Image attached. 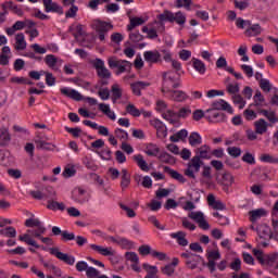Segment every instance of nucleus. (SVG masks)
Wrapping results in <instances>:
<instances>
[{
	"label": "nucleus",
	"instance_id": "nucleus-44",
	"mask_svg": "<svg viewBox=\"0 0 278 278\" xmlns=\"http://www.w3.org/2000/svg\"><path fill=\"white\" fill-rule=\"evenodd\" d=\"M261 114H263V116H265V118H267V121L271 123V125L278 123V116L277 113H275V111L263 110L261 111Z\"/></svg>",
	"mask_w": 278,
	"mask_h": 278
},
{
	"label": "nucleus",
	"instance_id": "nucleus-40",
	"mask_svg": "<svg viewBox=\"0 0 278 278\" xmlns=\"http://www.w3.org/2000/svg\"><path fill=\"white\" fill-rule=\"evenodd\" d=\"M10 130L7 127H0V144L1 147H5V144H10Z\"/></svg>",
	"mask_w": 278,
	"mask_h": 278
},
{
	"label": "nucleus",
	"instance_id": "nucleus-58",
	"mask_svg": "<svg viewBox=\"0 0 278 278\" xmlns=\"http://www.w3.org/2000/svg\"><path fill=\"white\" fill-rule=\"evenodd\" d=\"M249 51V47L247 45H241L238 49V55L241 56V62H249V55L247 52Z\"/></svg>",
	"mask_w": 278,
	"mask_h": 278
},
{
	"label": "nucleus",
	"instance_id": "nucleus-1",
	"mask_svg": "<svg viewBox=\"0 0 278 278\" xmlns=\"http://www.w3.org/2000/svg\"><path fill=\"white\" fill-rule=\"evenodd\" d=\"M192 114V109L189 105L182 106L178 110V112L169 111L167 114H164L166 122L170 125H177L179 123V118H188Z\"/></svg>",
	"mask_w": 278,
	"mask_h": 278
},
{
	"label": "nucleus",
	"instance_id": "nucleus-6",
	"mask_svg": "<svg viewBox=\"0 0 278 278\" xmlns=\"http://www.w3.org/2000/svg\"><path fill=\"white\" fill-rule=\"evenodd\" d=\"M108 64L110 68H116V75H122V73L131 71V62L127 60H118L116 56H110L108 59Z\"/></svg>",
	"mask_w": 278,
	"mask_h": 278
},
{
	"label": "nucleus",
	"instance_id": "nucleus-61",
	"mask_svg": "<svg viewBox=\"0 0 278 278\" xmlns=\"http://www.w3.org/2000/svg\"><path fill=\"white\" fill-rule=\"evenodd\" d=\"M207 258L212 262H217V260H220V251L218 250H207L206 251Z\"/></svg>",
	"mask_w": 278,
	"mask_h": 278
},
{
	"label": "nucleus",
	"instance_id": "nucleus-11",
	"mask_svg": "<svg viewBox=\"0 0 278 278\" xmlns=\"http://www.w3.org/2000/svg\"><path fill=\"white\" fill-rule=\"evenodd\" d=\"M164 97L170 99V101H176V103H184V101H188L190 97L186 91L182 90H174L169 89L168 91H163Z\"/></svg>",
	"mask_w": 278,
	"mask_h": 278
},
{
	"label": "nucleus",
	"instance_id": "nucleus-16",
	"mask_svg": "<svg viewBox=\"0 0 278 278\" xmlns=\"http://www.w3.org/2000/svg\"><path fill=\"white\" fill-rule=\"evenodd\" d=\"M212 110H216L217 112H220V110H223L228 114H233V106H231V104H229V102L225 101L224 99L214 101L212 103Z\"/></svg>",
	"mask_w": 278,
	"mask_h": 278
},
{
	"label": "nucleus",
	"instance_id": "nucleus-37",
	"mask_svg": "<svg viewBox=\"0 0 278 278\" xmlns=\"http://www.w3.org/2000/svg\"><path fill=\"white\" fill-rule=\"evenodd\" d=\"M149 21V17H132L130 18V23L127 26L128 31H132L135 27H140V25H144Z\"/></svg>",
	"mask_w": 278,
	"mask_h": 278
},
{
	"label": "nucleus",
	"instance_id": "nucleus-23",
	"mask_svg": "<svg viewBox=\"0 0 278 278\" xmlns=\"http://www.w3.org/2000/svg\"><path fill=\"white\" fill-rule=\"evenodd\" d=\"M186 236L187 235L185 231H177V232L169 233V238H172L173 240H176L179 247H188L189 242Z\"/></svg>",
	"mask_w": 278,
	"mask_h": 278
},
{
	"label": "nucleus",
	"instance_id": "nucleus-56",
	"mask_svg": "<svg viewBox=\"0 0 278 278\" xmlns=\"http://www.w3.org/2000/svg\"><path fill=\"white\" fill-rule=\"evenodd\" d=\"M226 90L228 94H231L232 97H235L240 92V85L238 83H230L226 86Z\"/></svg>",
	"mask_w": 278,
	"mask_h": 278
},
{
	"label": "nucleus",
	"instance_id": "nucleus-21",
	"mask_svg": "<svg viewBox=\"0 0 278 278\" xmlns=\"http://www.w3.org/2000/svg\"><path fill=\"white\" fill-rule=\"evenodd\" d=\"M143 58L146 62H149L150 64H157V62L162 60V54H160V51L157 50H150L143 53Z\"/></svg>",
	"mask_w": 278,
	"mask_h": 278
},
{
	"label": "nucleus",
	"instance_id": "nucleus-26",
	"mask_svg": "<svg viewBox=\"0 0 278 278\" xmlns=\"http://www.w3.org/2000/svg\"><path fill=\"white\" fill-rule=\"evenodd\" d=\"M250 222L251 223H257L261 218H264V216H268V211L265 208H256L249 212Z\"/></svg>",
	"mask_w": 278,
	"mask_h": 278
},
{
	"label": "nucleus",
	"instance_id": "nucleus-20",
	"mask_svg": "<svg viewBox=\"0 0 278 278\" xmlns=\"http://www.w3.org/2000/svg\"><path fill=\"white\" fill-rule=\"evenodd\" d=\"M125 257L127 262L131 263L132 270L140 273V266H138L140 264V257H138V254L136 252H126Z\"/></svg>",
	"mask_w": 278,
	"mask_h": 278
},
{
	"label": "nucleus",
	"instance_id": "nucleus-9",
	"mask_svg": "<svg viewBox=\"0 0 278 278\" xmlns=\"http://www.w3.org/2000/svg\"><path fill=\"white\" fill-rule=\"evenodd\" d=\"M201 164H203V162L199 159V156H193L187 164L185 175L190 179H197V173L201 170Z\"/></svg>",
	"mask_w": 278,
	"mask_h": 278
},
{
	"label": "nucleus",
	"instance_id": "nucleus-32",
	"mask_svg": "<svg viewBox=\"0 0 278 278\" xmlns=\"http://www.w3.org/2000/svg\"><path fill=\"white\" fill-rule=\"evenodd\" d=\"M201 264H204L203 262V257L199 256V255H193L191 258L187 260L186 265L188 266V268H190L191 270H194L195 268H200L201 270Z\"/></svg>",
	"mask_w": 278,
	"mask_h": 278
},
{
	"label": "nucleus",
	"instance_id": "nucleus-17",
	"mask_svg": "<svg viewBox=\"0 0 278 278\" xmlns=\"http://www.w3.org/2000/svg\"><path fill=\"white\" fill-rule=\"evenodd\" d=\"M206 118L210 123H223L225 121V114L220 111L208 109L206 111Z\"/></svg>",
	"mask_w": 278,
	"mask_h": 278
},
{
	"label": "nucleus",
	"instance_id": "nucleus-33",
	"mask_svg": "<svg viewBox=\"0 0 278 278\" xmlns=\"http://www.w3.org/2000/svg\"><path fill=\"white\" fill-rule=\"evenodd\" d=\"M191 64H192V67L194 68V71L197 73H199V75H203L207 71L205 63L198 58H192Z\"/></svg>",
	"mask_w": 278,
	"mask_h": 278
},
{
	"label": "nucleus",
	"instance_id": "nucleus-7",
	"mask_svg": "<svg viewBox=\"0 0 278 278\" xmlns=\"http://www.w3.org/2000/svg\"><path fill=\"white\" fill-rule=\"evenodd\" d=\"M164 23H157V21H154L153 23L143 26L141 31L147 34V38H150V40H155V38H157V31H164Z\"/></svg>",
	"mask_w": 278,
	"mask_h": 278
},
{
	"label": "nucleus",
	"instance_id": "nucleus-43",
	"mask_svg": "<svg viewBox=\"0 0 278 278\" xmlns=\"http://www.w3.org/2000/svg\"><path fill=\"white\" fill-rule=\"evenodd\" d=\"M203 142V137H201V134L193 131L189 136V144L191 147H199Z\"/></svg>",
	"mask_w": 278,
	"mask_h": 278
},
{
	"label": "nucleus",
	"instance_id": "nucleus-28",
	"mask_svg": "<svg viewBox=\"0 0 278 278\" xmlns=\"http://www.w3.org/2000/svg\"><path fill=\"white\" fill-rule=\"evenodd\" d=\"M98 109L100 110V112H102V114H104V116L110 118V121H116V113L112 110L110 104L100 103L98 104Z\"/></svg>",
	"mask_w": 278,
	"mask_h": 278
},
{
	"label": "nucleus",
	"instance_id": "nucleus-63",
	"mask_svg": "<svg viewBox=\"0 0 278 278\" xmlns=\"http://www.w3.org/2000/svg\"><path fill=\"white\" fill-rule=\"evenodd\" d=\"M181 223L182 227L189 231H194V229H197V225H194V223H192L188 217H182Z\"/></svg>",
	"mask_w": 278,
	"mask_h": 278
},
{
	"label": "nucleus",
	"instance_id": "nucleus-57",
	"mask_svg": "<svg viewBox=\"0 0 278 278\" xmlns=\"http://www.w3.org/2000/svg\"><path fill=\"white\" fill-rule=\"evenodd\" d=\"M1 236L5 238H16V229L14 227H7L0 230Z\"/></svg>",
	"mask_w": 278,
	"mask_h": 278
},
{
	"label": "nucleus",
	"instance_id": "nucleus-34",
	"mask_svg": "<svg viewBox=\"0 0 278 278\" xmlns=\"http://www.w3.org/2000/svg\"><path fill=\"white\" fill-rule=\"evenodd\" d=\"M132 160H135L137 166H139L140 170H143V173H149V163L144 160V156L142 154H136L132 156Z\"/></svg>",
	"mask_w": 278,
	"mask_h": 278
},
{
	"label": "nucleus",
	"instance_id": "nucleus-12",
	"mask_svg": "<svg viewBox=\"0 0 278 278\" xmlns=\"http://www.w3.org/2000/svg\"><path fill=\"white\" fill-rule=\"evenodd\" d=\"M48 251L50 255H54L56 260L64 262V264H67L68 266H73L75 264V256L63 253L58 248H50Z\"/></svg>",
	"mask_w": 278,
	"mask_h": 278
},
{
	"label": "nucleus",
	"instance_id": "nucleus-50",
	"mask_svg": "<svg viewBox=\"0 0 278 278\" xmlns=\"http://www.w3.org/2000/svg\"><path fill=\"white\" fill-rule=\"evenodd\" d=\"M156 18L159 20L157 23H173V12L164 11L162 14L157 15Z\"/></svg>",
	"mask_w": 278,
	"mask_h": 278
},
{
	"label": "nucleus",
	"instance_id": "nucleus-46",
	"mask_svg": "<svg viewBox=\"0 0 278 278\" xmlns=\"http://www.w3.org/2000/svg\"><path fill=\"white\" fill-rule=\"evenodd\" d=\"M172 23H177V25H186V15L181 12L172 13Z\"/></svg>",
	"mask_w": 278,
	"mask_h": 278
},
{
	"label": "nucleus",
	"instance_id": "nucleus-25",
	"mask_svg": "<svg viewBox=\"0 0 278 278\" xmlns=\"http://www.w3.org/2000/svg\"><path fill=\"white\" fill-rule=\"evenodd\" d=\"M155 112H159V114H161L162 118L164 121H166V118L164 117V114L167 115L169 112H174V110L168 109V103H166V101L157 100L155 103Z\"/></svg>",
	"mask_w": 278,
	"mask_h": 278
},
{
	"label": "nucleus",
	"instance_id": "nucleus-5",
	"mask_svg": "<svg viewBox=\"0 0 278 278\" xmlns=\"http://www.w3.org/2000/svg\"><path fill=\"white\" fill-rule=\"evenodd\" d=\"M181 83L175 72H166L163 74L162 92H168L170 89L179 88Z\"/></svg>",
	"mask_w": 278,
	"mask_h": 278
},
{
	"label": "nucleus",
	"instance_id": "nucleus-47",
	"mask_svg": "<svg viewBox=\"0 0 278 278\" xmlns=\"http://www.w3.org/2000/svg\"><path fill=\"white\" fill-rule=\"evenodd\" d=\"M188 138V130L181 129L175 135L169 137L170 142H179V140H186Z\"/></svg>",
	"mask_w": 278,
	"mask_h": 278
},
{
	"label": "nucleus",
	"instance_id": "nucleus-4",
	"mask_svg": "<svg viewBox=\"0 0 278 278\" xmlns=\"http://www.w3.org/2000/svg\"><path fill=\"white\" fill-rule=\"evenodd\" d=\"M256 233L258 236V244L260 247H268V242H270V238H275L273 231H270V226L266 224H261L256 227Z\"/></svg>",
	"mask_w": 278,
	"mask_h": 278
},
{
	"label": "nucleus",
	"instance_id": "nucleus-49",
	"mask_svg": "<svg viewBox=\"0 0 278 278\" xmlns=\"http://www.w3.org/2000/svg\"><path fill=\"white\" fill-rule=\"evenodd\" d=\"M232 102L239 108V110H244L247 106V100H244V98H242V96L239 93L232 96Z\"/></svg>",
	"mask_w": 278,
	"mask_h": 278
},
{
	"label": "nucleus",
	"instance_id": "nucleus-41",
	"mask_svg": "<svg viewBox=\"0 0 278 278\" xmlns=\"http://www.w3.org/2000/svg\"><path fill=\"white\" fill-rule=\"evenodd\" d=\"M18 240L21 242H25L26 244H28L29 247H35V249H40V247L38 245V243H36V240H34V238H31L30 232L24 233L22 236L18 237Z\"/></svg>",
	"mask_w": 278,
	"mask_h": 278
},
{
	"label": "nucleus",
	"instance_id": "nucleus-2",
	"mask_svg": "<svg viewBox=\"0 0 278 278\" xmlns=\"http://www.w3.org/2000/svg\"><path fill=\"white\" fill-rule=\"evenodd\" d=\"M252 253L256 257V260H258L262 266L273 267V266H276L277 264V261H278L277 252L264 255V252L262 250L253 249Z\"/></svg>",
	"mask_w": 278,
	"mask_h": 278
},
{
	"label": "nucleus",
	"instance_id": "nucleus-59",
	"mask_svg": "<svg viewBox=\"0 0 278 278\" xmlns=\"http://www.w3.org/2000/svg\"><path fill=\"white\" fill-rule=\"evenodd\" d=\"M236 25L238 27V29H249V27H251V21L249 20H243L242 17H238L236 21Z\"/></svg>",
	"mask_w": 278,
	"mask_h": 278
},
{
	"label": "nucleus",
	"instance_id": "nucleus-8",
	"mask_svg": "<svg viewBox=\"0 0 278 278\" xmlns=\"http://www.w3.org/2000/svg\"><path fill=\"white\" fill-rule=\"evenodd\" d=\"M188 218L197 223L200 229H203L204 231H207L211 227L210 223L207 222V216H205V213L201 211H191L188 214Z\"/></svg>",
	"mask_w": 278,
	"mask_h": 278
},
{
	"label": "nucleus",
	"instance_id": "nucleus-62",
	"mask_svg": "<svg viewBox=\"0 0 278 278\" xmlns=\"http://www.w3.org/2000/svg\"><path fill=\"white\" fill-rule=\"evenodd\" d=\"M227 153L230 157H240V155H242V149L239 147H228Z\"/></svg>",
	"mask_w": 278,
	"mask_h": 278
},
{
	"label": "nucleus",
	"instance_id": "nucleus-55",
	"mask_svg": "<svg viewBox=\"0 0 278 278\" xmlns=\"http://www.w3.org/2000/svg\"><path fill=\"white\" fill-rule=\"evenodd\" d=\"M131 184V177L129 176V172L126 168L122 169V188H127Z\"/></svg>",
	"mask_w": 278,
	"mask_h": 278
},
{
	"label": "nucleus",
	"instance_id": "nucleus-35",
	"mask_svg": "<svg viewBox=\"0 0 278 278\" xmlns=\"http://www.w3.org/2000/svg\"><path fill=\"white\" fill-rule=\"evenodd\" d=\"M254 128L256 134L262 136L268 131V123L264 118H260L258 121L254 122Z\"/></svg>",
	"mask_w": 278,
	"mask_h": 278
},
{
	"label": "nucleus",
	"instance_id": "nucleus-64",
	"mask_svg": "<svg viewBox=\"0 0 278 278\" xmlns=\"http://www.w3.org/2000/svg\"><path fill=\"white\" fill-rule=\"evenodd\" d=\"M86 276L88 278H99L101 276V271H99L97 268L89 266L86 271Z\"/></svg>",
	"mask_w": 278,
	"mask_h": 278
},
{
	"label": "nucleus",
	"instance_id": "nucleus-45",
	"mask_svg": "<svg viewBox=\"0 0 278 278\" xmlns=\"http://www.w3.org/2000/svg\"><path fill=\"white\" fill-rule=\"evenodd\" d=\"M115 134V138H117V140H121L122 144L124 142H127V140H129V134L127 132V130H124L122 128H116L114 130Z\"/></svg>",
	"mask_w": 278,
	"mask_h": 278
},
{
	"label": "nucleus",
	"instance_id": "nucleus-3",
	"mask_svg": "<svg viewBox=\"0 0 278 278\" xmlns=\"http://www.w3.org/2000/svg\"><path fill=\"white\" fill-rule=\"evenodd\" d=\"M92 29L97 31L98 38L101 42H105V36H108V31H112L114 29V26L111 23L103 22L101 20H94L91 23Z\"/></svg>",
	"mask_w": 278,
	"mask_h": 278
},
{
	"label": "nucleus",
	"instance_id": "nucleus-13",
	"mask_svg": "<svg viewBox=\"0 0 278 278\" xmlns=\"http://www.w3.org/2000/svg\"><path fill=\"white\" fill-rule=\"evenodd\" d=\"M151 127H153L156 130V135L159 138H166L168 136V129L166 128V124L162 122L157 117H153L149 121Z\"/></svg>",
	"mask_w": 278,
	"mask_h": 278
},
{
	"label": "nucleus",
	"instance_id": "nucleus-53",
	"mask_svg": "<svg viewBox=\"0 0 278 278\" xmlns=\"http://www.w3.org/2000/svg\"><path fill=\"white\" fill-rule=\"evenodd\" d=\"M126 112L127 114H130V116H134L135 118H139V116H141V109L139 110L138 108H136V105L129 103L126 106Z\"/></svg>",
	"mask_w": 278,
	"mask_h": 278
},
{
	"label": "nucleus",
	"instance_id": "nucleus-22",
	"mask_svg": "<svg viewBox=\"0 0 278 278\" xmlns=\"http://www.w3.org/2000/svg\"><path fill=\"white\" fill-rule=\"evenodd\" d=\"M151 86L148 81H136L130 85V88L132 90V94H136V97L142 96V90H146V88H149Z\"/></svg>",
	"mask_w": 278,
	"mask_h": 278
},
{
	"label": "nucleus",
	"instance_id": "nucleus-24",
	"mask_svg": "<svg viewBox=\"0 0 278 278\" xmlns=\"http://www.w3.org/2000/svg\"><path fill=\"white\" fill-rule=\"evenodd\" d=\"M195 157H199V160H212V148L207 144L201 146L197 151Z\"/></svg>",
	"mask_w": 278,
	"mask_h": 278
},
{
	"label": "nucleus",
	"instance_id": "nucleus-48",
	"mask_svg": "<svg viewBox=\"0 0 278 278\" xmlns=\"http://www.w3.org/2000/svg\"><path fill=\"white\" fill-rule=\"evenodd\" d=\"M48 210H52L53 212H58V210L60 212H64L66 210V205L64 202L51 201L48 203Z\"/></svg>",
	"mask_w": 278,
	"mask_h": 278
},
{
	"label": "nucleus",
	"instance_id": "nucleus-52",
	"mask_svg": "<svg viewBox=\"0 0 278 278\" xmlns=\"http://www.w3.org/2000/svg\"><path fill=\"white\" fill-rule=\"evenodd\" d=\"M70 9L65 12V18H75L77 16V12H79V7L75 3H70Z\"/></svg>",
	"mask_w": 278,
	"mask_h": 278
},
{
	"label": "nucleus",
	"instance_id": "nucleus-54",
	"mask_svg": "<svg viewBox=\"0 0 278 278\" xmlns=\"http://www.w3.org/2000/svg\"><path fill=\"white\" fill-rule=\"evenodd\" d=\"M146 153L151 157H156V155H159L160 153V148L157 147V144L150 143L146 148Z\"/></svg>",
	"mask_w": 278,
	"mask_h": 278
},
{
	"label": "nucleus",
	"instance_id": "nucleus-10",
	"mask_svg": "<svg viewBox=\"0 0 278 278\" xmlns=\"http://www.w3.org/2000/svg\"><path fill=\"white\" fill-rule=\"evenodd\" d=\"M89 249H91L93 253H98V255H102L103 257H116V250L112 247L91 243L89 244Z\"/></svg>",
	"mask_w": 278,
	"mask_h": 278
},
{
	"label": "nucleus",
	"instance_id": "nucleus-19",
	"mask_svg": "<svg viewBox=\"0 0 278 278\" xmlns=\"http://www.w3.org/2000/svg\"><path fill=\"white\" fill-rule=\"evenodd\" d=\"M12 60V49L9 46H4L0 53V66H8Z\"/></svg>",
	"mask_w": 278,
	"mask_h": 278
},
{
	"label": "nucleus",
	"instance_id": "nucleus-39",
	"mask_svg": "<svg viewBox=\"0 0 278 278\" xmlns=\"http://www.w3.org/2000/svg\"><path fill=\"white\" fill-rule=\"evenodd\" d=\"M260 34H262V26H260V24H250L249 28H247L245 30V36H248L249 38L260 36Z\"/></svg>",
	"mask_w": 278,
	"mask_h": 278
},
{
	"label": "nucleus",
	"instance_id": "nucleus-18",
	"mask_svg": "<svg viewBox=\"0 0 278 278\" xmlns=\"http://www.w3.org/2000/svg\"><path fill=\"white\" fill-rule=\"evenodd\" d=\"M61 94H64V97H68V99H73L74 101H84L81 93L75 89H71L70 87L61 88Z\"/></svg>",
	"mask_w": 278,
	"mask_h": 278
},
{
	"label": "nucleus",
	"instance_id": "nucleus-14",
	"mask_svg": "<svg viewBox=\"0 0 278 278\" xmlns=\"http://www.w3.org/2000/svg\"><path fill=\"white\" fill-rule=\"evenodd\" d=\"M45 12L59 14V16H62L64 14V8L60 5L58 2H54L53 0H42Z\"/></svg>",
	"mask_w": 278,
	"mask_h": 278
},
{
	"label": "nucleus",
	"instance_id": "nucleus-15",
	"mask_svg": "<svg viewBox=\"0 0 278 278\" xmlns=\"http://www.w3.org/2000/svg\"><path fill=\"white\" fill-rule=\"evenodd\" d=\"M45 62L49 68L52 71H60L64 64V60L55 58L53 54H48L45 58Z\"/></svg>",
	"mask_w": 278,
	"mask_h": 278
},
{
	"label": "nucleus",
	"instance_id": "nucleus-60",
	"mask_svg": "<svg viewBox=\"0 0 278 278\" xmlns=\"http://www.w3.org/2000/svg\"><path fill=\"white\" fill-rule=\"evenodd\" d=\"M159 159L164 164H175V157H173V155L168 154V152L161 153Z\"/></svg>",
	"mask_w": 278,
	"mask_h": 278
},
{
	"label": "nucleus",
	"instance_id": "nucleus-27",
	"mask_svg": "<svg viewBox=\"0 0 278 278\" xmlns=\"http://www.w3.org/2000/svg\"><path fill=\"white\" fill-rule=\"evenodd\" d=\"M207 203L210 207H213V210H219L220 212L227 207L223 201L216 200V197L212 193L207 195Z\"/></svg>",
	"mask_w": 278,
	"mask_h": 278
},
{
	"label": "nucleus",
	"instance_id": "nucleus-30",
	"mask_svg": "<svg viewBox=\"0 0 278 278\" xmlns=\"http://www.w3.org/2000/svg\"><path fill=\"white\" fill-rule=\"evenodd\" d=\"M72 198H73L74 201H76L77 203H86V201H88V193L86 192L85 189L76 188V189L73 191Z\"/></svg>",
	"mask_w": 278,
	"mask_h": 278
},
{
	"label": "nucleus",
	"instance_id": "nucleus-29",
	"mask_svg": "<svg viewBox=\"0 0 278 278\" xmlns=\"http://www.w3.org/2000/svg\"><path fill=\"white\" fill-rule=\"evenodd\" d=\"M15 51H25L27 49V41L25 40V34L18 33L15 35Z\"/></svg>",
	"mask_w": 278,
	"mask_h": 278
},
{
	"label": "nucleus",
	"instance_id": "nucleus-42",
	"mask_svg": "<svg viewBox=\"0 0 278 278\" xmlns=\"http://www.w3.org/2000/svg\"><path fill=\"white\" fill-rule=\"evenodd\" d=\"M21 29H25V21L15 22L11 28L7 29V34L8 36H14V34L21 31Z\"/></svg>",
	"mask_w": 278,
	"mask_h": 278
},
{
	"label": "nucleus",
	"instance_id": "nucleus-38",
	"mask_svg": "<svg viewBox=\"0 0 278 278\" xmlns=\"http://www.w3.org/2000/svg\"><path fill=\"white\" fill-rule=\"evenodd\" d=\"M111 92H112V102L116 103L118 99L123 97V88L118 84H113L111 87Z\"/></svg>",
	"mask_w": 278,
	"mask_h": 278
},
{
	"label": "nucleus",
	"instance_id": "nucleus-51",
	"mask_svg": "<svg viewBox=\"0 0 278 278\" xmlns=\"http://www.w3.org/2000/svg\"><path fill=\"white\" fill-rule=\"evenodd\" d=\"M167 173L173 179H176V181H179L180 184H186V177H184V175H181L179 172L167 168Z\"/></svg>",
	"mask_w": 278,
	"mask_h": 278
},
{
	"label": "nucleus",
	"instance_id": "nucleus-36",
	"mask_svg": "<svg viewBox=\"0 0 278 278\" xmlns=\"http://www.w3.org/2000/svg\"><path fill=\"white\" fill-rule=\"evenodd\" d=\"M176 266H179V258L174 257L172 258V263L166 264L163 267L164 275H167L168 277H170V275H174Z\"/></svg>",
	"mask_w": 278,
	"mask_h": 278
},
{
	"label": "nucleus",
	"instance_id": "nucleus-31",
	"mask_svg": "<svg viewBox=\"0 0 278 278\" xmlns=\"http://www.w3.org/2000/svg\"><path fill=\"white\" fill-rule=\"evenodd\" d=\"M70 34L74 36L76 40H79L80 36H84L86 31L84 30V25L74 23L68 27Z\"/></svg>",
	"mask_w": 278,
	"mask_h": 278
}]
</instances>
